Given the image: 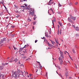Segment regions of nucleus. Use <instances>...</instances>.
Here are the masks:
<instances>
[{"mask_svg": "<svg viewBox=\"0 0 79 79\" xmlns=\"http://www.w3.org/2000/svg\"><path fill=\"white\" fill-rule=\"evenodd\" d=\"M20 73V71H18V72H14L13 74H12V76L14 77L15 78H17V77H18H18H20V75L21 74H19Z\"/></svg>", "mask_w": 79, "mask_h": 79, "instance_id": "1", "label": "nucleus"}, {"mask_svg": "<svg viewBox=\"0 0 79 79\" xmlns=\"http://www.w3.org/2000/svg\"><path fill=\"white\" fill-rule=\"evenodd\" d=\"M29 12L31 15L34 16V10L32 8H30L29 9Z\"/></svg>", "mask_w": 79, "mask_h": 79, "instance_id": "2", "label": "nucleus"}, {"mask_svg": "<svg viewBox=\"0 0 79 79\" xmlns=\"http://www.w3.org/2000/svg\"><path fill=\"white\" fill-rule=\"evenodd\" d=\"M28 46H28L27 45H25V46H24L23 48L20 49L19 51V52H20V51H22V50H23V48H26V47H27Z\"/></svg>", "mask_w": 79, "mask_h": 79, "instance_id": "3", "label": "nucleus"}, {"mask_svg": "<svg viewBox=\"0 0 79 79\" xmlns=\"http://www.w3.org/2000/svg\"><path fill=\"white\" fill-rule=\"evenodd\" d=\"M70 18H71V19H72L73 21H75L76 19V17H73V16H71L70 17Z\"/></svg>", "mask_w": 79, "mask_h": 79, "instance_id": "4", "label": "nucleus"}, {"mask_svg": "<svg viewBox=\"0 0 79 79\" xmlns=\"http://www.w3.org/2000/svg\"><path fill=\"white\" fill-rule=\"evenodd\" d=\"M21 72L22 73L23 76H24V75H26V72H25V71H24V72H23L21 71Z\"/></svg>", "mask_w": 79, "mask_h": 79, "instance_id": "5", "label": "nucleus"}, {"mask_svg": "<svg viewBox=\"0 0 79 79\" xmlns=\"http://www.w3.org/2000/svg\"><path fill=\"white\" fill-rule=\"evenodd\" d=\"M59 61H60V65H62V64H63V60H60V59H59Z\"/></svg>", "mask_w": 79, "mask_h": 79, "instance_id": "6", "label": "nucleus"}, {"mask_svg": "<svg viewBox=\"0 0 79 79\" xmlns=\"http://www.w3.org/2000/svg\"><path fill=\"white\" fill-rule=\"evenodd\" d=\"M64 58V57L63 56H60V57H59V60H62Z\"/></svg>", "mask_w": 79, "mask_h": 79, "instance_id": "7", "label": "nucleus"}, {"mask_svg": "<svg viewBox=\"0 0 79 79\" xmlns=\"http://www.w3.org/2000/svg\"><path fill=\"white\" fill-rule=\"evenodd\" d=\"M50 41L51 42L52 44H53V45H55V44H56V43L54 42V41H53V40H50Z\"/></svg>", "mask_w": 79, "mask_h": 79, "instance_id": "8", "label": "nucleus"}, {"mask_svg": "<svg viewBox=\"0 0 79 79\" xmlns=\"http://www.w3.org/2000/svg\"><path fill=\"white\" fill-rule=\"evenodd\" d=\"M75 30L76 31H79V28L78 27H76L75 28Z\"/></svg>", "mask_w": 79, "mask_h": 79, "instance_id": "9", "label": "nucleus"}, {"mask_svg": "<svg viewBox=\"0 0 79 79\" xmlns=\"http://www.w3.org/2000/svg\"><path fill=\"white\" fill-rule=\"evenodd\" d=\"M52 24H53H53H54V23H53V22H54L55 21H56V19H55V18H54V19L52 21Z\"/></svg>", "mask_w": 79, "mask_h": 79, "instance_id": "10", "label": "nucleus"}, {"mask_svg": "<svg viewBox=\"0 0 79 79\" xmlns=\"http://www.w3.org/2000/svg\"><path fill=\"white\" fill-rule=\"evenodd\" d=\"M3 2H4V1H3V0H2V1H0V3H2L3 6L4 5V4H3Z\"/></svg>", "mask_w": 79, "mask_h": 79, "instance_id": "11", "label": "nucleus"}, {"mask_svg": "<svg viewBox=\"0 0 79 79\" xmlns=\"http://www.w3.org/2000/svg\"><path fill=\"white\" fill-rule=\"evenodd\" d=\"M3 66H0V69H1V70H2V69H3Z\"/></svg>", "mask_w": 79, "mask_h": 79, "instance_id": "12", "label": "nucleus"}, {"mask_svg": "<svg viewBox=\"0 0 79 79\" xmlns=\"http://www.w3.org/2000/svg\"><path fill=\"white\" fill-rule=\"evenodd\" d=\"M60 56H63V52H62L60 51Z\"/></svg>", "mask_w": 79, "mask_h": 79, "instance_id": "13", "label": "nucleus"}, {"mask_svg": "<svg viewBox=\"0 0 79 79\" xmlns=\"http://www.w3.org/2000/svg\"><path fill=\"white\" fill-rule=\"evenodd\" d=\"M73 5V3L72 2H69V5L70 6H71Z\"/></svg>", "mask_w": 79, "mask_h": 79, "instance_id": "14", "label": "nucleus"}, {"mask_svg": "<svg viewBox=\"0 0 79 79\" xmlns=\"http://www.w3.org/2000/svg\"><path fill=\"white\" fill-rule=\"evenodd\" d=\"M69 22H70V23H73L74 22H73V21L71 20H70V21H69Z\"/></svg>", "mask_w": 79, "mask_h": 79, "instance_id": "15", "label": "nucleus"}, {"mask_svg": "<svg viewBox=\"0 0 79 79\" xmlns=\"http://www.w3.org/2000/svg\"><path fill=\"white\" fill-rule=\"evenodd\" d=\"M72 51L73 52V53H75V51L74 50V48H73L72 49Z\"/></svg>", "mask_w": 79, "mask_h": 79, "instance_id": "16", "label": "nucleus"}, {"mask_svg": "<svg viewBox=\"0 0 79 79\" xmlns=\"http://www.w3.org/2000/svg\"><path fill=\"white\" fill-rule=\"evenodd\" d=\"M21 2H27V0H20Z\"/></svg>", "mask_w": 79, "mask_h": 79, "instance_id": "17", "label": "nucleus"}, {"mask_svg": "<svg viewBox=\"0 0 79 79\" xmlns=\"http://www.w3.org/2000/svg\"><path fill=\"white\" fill-rule=\"evenodd\" d=\"M48 46H49L50 47H52V46L51 44H50V43H48Z\"/></svg>", "mask_w": 79, "mask_h": 79, "instance_id": "18", "label": "nucleus"}, {"mask_svg": "<svg viewBox=\"0 0 79 79\" xmlns=\"http://www.w3.org/2000/svg\"><path fill=\"white\" fill-rule=\"evenodd\" d=\"M44 42H46V43H48V42L47 40H44Z\"/></svg>", "mask_w": 79, "mask_h": 79, "instance_id": "19", "label": "nucleus"}, {"mask_svg": "<svg viewBox=\"0 0 79 79\" xmlns=\"http://www.w3.org/2000/svg\"><path fill=\"white\" fill-rule=\"evenodd\" d=\"M2 76H3V74L2 73H0V77H1Z\"/></svg>", "mask_w": 79, "mask_h": 79, "instance_id": "20", "label": "nucleus"}, {"mask_svg": "<svg viewBox=\"0 0 79 79\" xmlns=\"http://www.w3.org/2000/svg\"><path fill=\"white\" fill-rule=\"evenodd\" d=\"M13 61H15V62H16V61H18V59H15V60H14Z\"/></svg>", "mask_w": 79, "mask_h": 79, "instance_id": "21", "label": "nucleus"}, {"mask_svg": "<svg viewBox=\"0 0 79 79\" xmlns=\"http://www.w3.org/2000/svg\"><path fill=\"white\" fill-rule=\"evenodd\" d=\"M41 39H44V40H46L45 37H43V38H41Z\"/></svg>", "mask_w": 79, "mask_h": 79, "instance_id": "22", "label": "nucleus"}, {"mask_svg": "<svg viewBox=\"0 0 79 79\" xmlns=\"http://www.w3.org/2000/svg\"><path fill=\"white\" fill-rule=\"evenodd\" d=\"M58 6H62L61 5V4H60V3H59L58 4Z\"/></svg>", "mask_w": 79, "mask_h": 79, "instance_id": "23", "label": "nucleus"}, {"mask_svg": "<svg viewBox=\"0 0 79 79\" xmlns=\"http://www.w3.org/2000/svg\"><path fill=\"white\" fill-rule=\"evenodd\" d=\"M72 26H73V27H74V29H75L76 28V26H75V25H73Z\"/></svg>", "mask_w": 79, "mask_h": 79, "instance_id": "24", "label": "nucleus"}, {"mask_svg": "<svg viewBox=\"0 0 79 79\" xmlns=\"http://www.w3.org/2000/svg\"><path fill=\"white\" fill-rule=\"evenodd\" d=\"M58 23L59 24H60V26H61L62 25H61V23L60 22H59Z\"/></svg>", "mask_w": 79, "mask_h": 79, "instance_id": "25", "label": "nucleus"}, {"mask_svg": "<svg viewBox=\"0 0 79 79\" xmlns=\"http://www.w3.org/2000/svg\"><path fill=\"white\" fill-rule=\"evenodd\" d=\"M58 75H59V76H60V77H63L60 74H58Z\"/></svg>", "mask_w": 79, "mask_h": 79, "instance_id": "26", "label": "nucleus"}, {"mask_svg": "<svg viewBox=\"0 0 79 79\" xmlns=\"http://www.w3.org/2000/svg\"><path fill=\"white\" fill-rule=\"evenodd\" d=\"M4 41V40H1V43H3V41Z\"/></svg>", "mask_w": 79, "mask_h": 79, "instance_id": "27", "label": "nucleus"}, {"mask_svg": "<svg viewBox=\"0 0 79 79\" xmlns=\"http://www.w3.org/2000/svg\"><path fill=\"white\" fill-rule=\"evenodd\" d=\"M36 24V22H33V25H35Z\"/></svg>", "mask_w": 79, "mask_h": 79, "instance_id": "28", "label": "nucleus"}, {"mask_svg": "<svg viewBox=\"0 0 79 79\" xmlns=\"http://www.w3.org/2000/svg\"><path fill=\"white\" fill-rule=\"evenodd\" d=\"M75 5H77V4H78V2H76L75 3Z\"/></svg>", "mask_w": 79, "mask_h": 79, "instance_id": "29", "label": "nucleus"}, {"mask_svg": "<svg viewBox=\"0 0 79 79\" xmlns=\"http://www.w3.org/2000/svg\"><path fill=\"white\" fill-rule=\"evenodd\" d=\"M20 66H23V67H24V65H23V64H20Z\"/></svg>", "mask_w": 79, "mask_h": 79, "instance_id": "30", "label": "nucleus"}, {"mask_svg": "<svg viewBox=\"0 0 79 79\" xmlns=\"http://www.w3.org/2000/svg\"><path fill=\"white\" fill-rule=\"evenodd\" d=\"M3 6L5 8V10H6V9H7V8H6V7L5 6V5H3Z\"/></svg>", "mask_w": 79, "mask_h": 79, "instance_id": "31", "label": "nucleus"}, {"mask_svg": "<svg viewBox=\"0 0 79 79\" xmlns=\"http://www.w3.org/2000/svg\"><path fill=\"white\" fill-rule=\"evenodd\" d=\"M55 41L57 44H59L58 41L56 40Z\"/></svg>", "mask_w": 79, "mask_h": 79, "instance_id": "32", "label": "nucleus"}, {"mask_svg": "<svg viewBox=\"0 0 79 79\" xmlns=\"http://www.w3.org/2000/svg\"><path fill=\"white\" fill-rule=\"evenodd\" d=\"M2 65H3V66H5V64H2Z\"/></svg>", "mask_w": 79, "mask_h": 79, "instance_id": "33", "label": "nucleus"}, {"mask_svg": "<svg viewBox=\"0 0 79 79\" xmlns=\"http://www.w3.org/2000/svg\"><path fill=\"white\" fill-rule=\"evenodd\" d=\"M57 68H59V69H61V67L60 66H58Z\"/></svg>", "mask_w": 79, "mask_h": 79, "instance_id": "34", "label": "nucleus"}, {"mask_svg": "<svg viewBox=\"0 0 79 79\" xmlns=\"http://www.w3.org/2000/svg\"><path fill=\"white\" fill-rule=\"evenodd\" d=\"M48 5H52V4H51V3L50 2H48Z\"/></svg>", "mask_w": 79, "mask_h": 79, "instance_id": "35", "label": "nucleus"}, {"mask_svg": "<svg viewBox=\"0 0 79 79\" xmlns=\"http://www.w3.org/2000/svg\"><path fill=\"white\" fill-rule=\"evenodd\" d=\"M68 21H70L71 20V19H70V18L69 17L68 18Z\"/></svg>", "mask_w": 79, "mask_h": 79, "instance_id": "36", "label": "nucleus"}, {"mask_svg": "<svg viewBox=\"0 0 79 79\" xmlns=\"http://www.w3.org/2000/svg\"><path fill=\"white\" fill-rule=\"evenodd\" d=\"M13 48H14V49L15 50H16V48H15V46H13Z\"/></svg>", "mask_w": 79, "mask_h": 79, "instance_id": "37", "label": "nucleus"}, {"mask_svg": "<svg viewBox=\"0 0 79 79\" xmlns=\"http://www.w3.org/2000/svg\"><path fill=\"white\" fill-rule=\"evenodd\" d=\"M30 58H28V59H27L26 60V61H27V60H30Z\"/></svg>", "mask_w": 79, "mask_h": 79, "instance_id": "38", "label": "nucleus"}, {"mask_svg": "<svg viewBox=\"0 0 79 79\" xmlns=\"http://www.w3.org/2000/svg\"><path fill=\"white\" fill-rule=\"evenodd\" d=\"M68 26H71V24L70 23H69L68 24Z\"/></svg>", "mask_w": 79, "mask_h": 79, "instance_id": "39", "label": "nucleus"}, {"mask_svg": "<svg viewBox=\"0 0 79 79\" xmlns=\"http://www.w3.org/2000/svg\"><path fill=\"white\" fill-rule=\"evenodd\" d=\"M76 36H79V35H78V34H76Z\"/></svg>", "mask_w": 79, "mask_h": 79, "instance_id": "40", "label": "nucleus"}, {"mask_svg": "<svg viewBox=\"0 0 79 79\" xmlns=\"http://www.w3.org/2000/svg\"><path fill=\"white\" fill-rule=\"evenodd\" d=\"M49 10H50V11H53V10H52V9L51 8L50 9H49Z\"/></svg>", "mask_w": 79, "mask_h": 79, "instance_id": "41", "label": "nucleus"}, {"mask_svg": "<svg viewBox=\"0 0 79 79\" xmlns=\"http://www.w3.org/2000/svg\"><path fill=\"white\" fill-rule=\"evenodd\" d=\"M36 19V17H34L33 18L34 20H35Z\"/></svg>", "mask_w": 79, "mask_h": 79, "instance_id": "42", "label": "nucleus"}, {"mask_svg": "<svg viewBox=\"0 0 79 79\" xmlns=\"http://www.w3.org/2000/svg\"><path fill=\"white\" fill-rule=\"evenodd\" d=\"M75 67H76V68L77 69V66L76 65V64H75Z\"/></svg>", "mask_w": 79, "mask_h": 79, "instance_id": "43", "label": "nucleus"}, {"mask_svg": "<svg viewBox=\"0 0 79 79\" xmlns=\"http://www.w3.org/2000/svg\"><path fill=\"white\" fill-rule=\"evenodd\" d=\"M46 36L47 37H48V36L47 35H46Z\"/></svg>", "mask_w": 79, "mask_h": 79, "instance_id": "44", "label": "nucleus"}, {"mask_svg": "<svg viewBox=\"0 0 79 79\" xmlns=\"http://www.w3.org/2000/svg\"><path fill=\"white\" fill-rule=\"evenodd\" d=\"M6 39V38H4L3 39V40H5Z\"/></svg>", "mask_w": 79, "mask_h": 79, "instance_id": "45", "label": "nucleus"}, {"mask_svg": "<svg viewBox=\"0 0 79 79\" xmlns=\"http://www.w3.org/2000/svg\"><path fill=\"white\" fill-rule=\"evenodd\" d=\"M27 4H25V6H27Z\"/></svg>", "mask_w": 79, "mask_h": 79, "instance_id": "46", "label": "nucleus"}, {"mask_svg": "<svg viewBox=\"0 0 79 79\" xmlns=\"http://www.w3.org/2000/svg\"><path fill=\"white\" fill-rule=\"evenodd\" d=\"M53 2H51V5L52 4H53Z\"/></svg>", "mask_w": 79, "mask_h": 79, "instance_id": "47", "label": "nucleus"}, {"mask_svg": "<svg viewBox=\"0 0 79 79\" xmlns=\"http://www.w3.org/2000/svg\"><path fill=\"white\" fill-rule=\"evenodd\" d=\"M12 27H15V26H12Z\"/></svg>", "mask_w": 79, "mask_h": 79, "instance_id": "48", "label": "nucleus"}, {"mask_svg": "<svg viewBox=\"0 0 79 79\" xmlns=\"http://www.w3.org/2000/svg\"><path fill=\"white\" fill-rule=\"evenodd\" d=\"M12 61H13V60L10 61L9 62H10V63H11V62H12Z\"/></svg>", "mask_w": 79, "mask_h": 79, "instance_id": "49", "label": "nucleus"}, {"mask_svg": "<svg viewBox=\"0 0 79 79\" xmlns=\"http://www.w3.org/2000/svg\"><path fill=\"white\" fill-rule=\"evenodd\" d=\"M58 28L59 29V28H60V26H59V25H58Z\"/></svg>", "mask_w": 79, "mask_h": 79, "instance_id": "50", "label": "nucleus"}, {"mask_svg": "<svg viewBox=\"0 0 79 79\" xmlns=\"http://www.w3.org/2000/svg\"><path fill=\"white\" fill-rule=\"evenodd\" d=\"M60 34H61V30L60 31Z\"/></svg>", "mask_w": 79, "mask_h": 79, "instance_id": "51", "label": "nucleus"}, {"mask_svg": "<svg viewBox=\"0 0 79 79\" xmlns=\"http://www.w3.org/2000/svg\"><path fill=\"white\" fill-rule=\"evenodd\" d=\"M37 42V40H35V43H36V42Z\"/></svg>", "mask_w": 79, "mask_h": 79, "instance_id": "52", "label": "nucleus"}, {"mask_svg": "<svg viewBox=\"0 0 79 79\" xmlns=\"http://www.w3.org/2000/svg\"><path fill=\"white\" fill-rule=\"evenodd\" d=\"M24 55H25L24 54H21V55H23V56H24Z\"/></svg>", "mask_w": 79, "mask_h": 79, "instance_id": "53", "label": "nucleus"}, {"mask_svg": "<svg viewBox=\"0 0 79 79\" xmlns=\"http://www.w3.org/2000/svg\"><path fill=\"white\" fill-rule=\"evenodd\" d=\"M8 64V63H5V64H6V65H7V64Z\"/></svg>", "mask_w": 79, "mask_h": 79, "instance_id": "54", "label": "nucleus"}, {"mask_svg": "<svg viewBox=\"0 0 79 79\" xmlns=\"http://www.w3.org/2000/svg\"><path fill=\"white\" fill-rule=\"evenodd\" d=\"M19 16L18 15L17 16H16V18H18V17H19Z\"/></svg>", "mask_w": 79, "mask_h": 79, "instance_id": "55", "label": "nucleus"}, {"mask_svg": "<svg viewBox=\"0 0 79 79\" xmlns=\"http://www.w3.org/2000/svg\"><path fill=\"white\" fill-rule=\"evenodd\" d=\"M32 29H34V27L33 26L32 27Z\"/></svg>", "mask_w": 79, "mask_h": 79, "instance_id": "56", "label": "nucleus"}, {"mask_svg": "<svg viewBox=\"0 0 79 79\" xmlns=\"http://www.w3.org/2000/svg\"><path fill=\"white\" fill-rule=\"evenodd\" d=\"M38 71V69H37L36 71V72L37 73V71Z\"/></svg>", "mask_w": 79, "mask_h": 79, "instance_id": "57", "label": "nucleus"}, {"mask_svg": "<svg viewBox=\"0 0 79 79\" xmlns=\"http://www.w3.org/2000/svg\"><path fill=\"white\" fill-rule=\"evenodd\" d=\"M58 13L59 14H61V12H59Z\"/></svg>", "mask_w": 79, "mask_h": 79, "instance_id": "58", "label": "nucleus"}, {"mask_svg": "<svg viewBox=\"0 0 79 79\" xmlns=\"http://www.w3.org/2000/svg\"><path fill=\"white\" fill-rule=\"evenodd\" d=\"M59 32H57V34H58V35H59Z\"/></svg>", "mask_w": 79, "mask_h": 79, "instance_id": "59", "label": "nucleus"}, {"mask_svg": "<svg viewBox=\"0 0 79 79\" xmlns=\"http://www.w3.org/2000/svg\"><path fill=\"white\" fill-rule=\"evenodd\" d=\"M28 21H31V20H30V19H28Z\"/></svg>", "mask_w": 79, "mask_h": 79, "instance_id": "60", "label": "nucleus"}, {"mask_svg": "<svg viewBox=\"0 0 79 79\" xmlns=\"http://www.w3.org/2000/svg\"><path fill=\"white\" fill-rule=\"evenodd\" d=\"M25 51L26 53H27V52H27V49H26V50H25Z\"/></svg>", "mask_w": 79, "mask_h": 79, "instance_id": "61", "label": "nucleus"}, {"mask_svg": "<svg viewBox=\"0 0 79 79\" xmlns=\"http://www.w3.org/2000/svg\"><path fill=\"white\" fill-rule=\"evenodd\" d=\"M40 68H42V65H40Z\"/></svg>", "mask_w": 79, "mask_h": 79, "instance_id": "62", "label": "nucleus"}, {"mask_svg": "<svg viewBox=\"0 0 79 79\" xmlns=\"http://www.w3.org/2000/svg\"><path fill=\"white\" fill-rule=\"evenodd\" d=\"M32 74H30V76H32Z\"/></svg>", "mask_w": 79, "mask_h": 79, "instance_id": "63", "label": "nucleus"}, {"mask_svg": "<svg viewBox=\"0 0 79 79\" xmlns=\"http://www.w3.org/2000/svg\"><path fill=\"white\" fill-rule=\"evenodd\" d=\"M69 16H70V17L71 16H72V15H70Z\"/></svg>", "mask_w": 79, "mask_h": 79, "instance_id": "64", "label": "nucleus"}]
</instances>
